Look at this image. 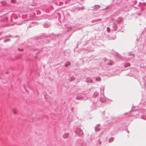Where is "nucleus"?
Wrapping results in <instances>:
<instances>
[{
	"mask_svg": "<svg viewBox=\"0 0 146 146\" xmlns=\"http://www.w3.org/2000/svg\"><path fill=\"white\" fill-rule=\"evenodd\" d=\"M117 31H119L123 28L124 26L123 23V19L121 17H118L116 20L114 21L112 23Z\"/></svg>",
	"mask_w": 146,
	"mask_h": 146,
	"instance_id": "obj_1",
	"label": "nucleus"
},
{
	"mask_svg": "<svg viewBox=\"0 0 146 146\" xmlns=\"http://www.w3.org/2000/svg\"><path fill=\"white\" fill-rule=\"evenodd\" d=\"M30 40L31 41L32 46L35 47V49H38L39 48L38 46L43 44V42L41 41L42 39L40 38L35 39H31Z\"/></svg>",
	"mask_w": 146,
	"mask_h": 146,
	"instance_id": "obj_2",
	"label": "nucleus"
},
{
	"mask_svg": "<svg viewBox=\"0 0 146 146\" xmlns=\"http://www.w3.org/2000/svg\"><path fill=\"white\" fill-rule=\"evenodd\" d=\"M100 101H98L96 102H92V105L91 106V110L93 111L100 107Z\"/></svg>",
	"mask_w": 146,
	"mask_h": 146,
	"instance_id": "obj_3",
	"label": "nucleus"
},
{
	"mask_svg": "<svg viewBox=\"0 0 146 146\" xmlns=\"http://www.w3.org/2000/svg\"><path fill=\"white\" fill-rule=\"evenodd\" d=\"M90 92L89 93L91 94V96L94 98L96 97L98 95V93L96 91L94 88H91L90 89Z\"/></svg>",
	"mask_w": 146,
	"mask_h": 146,
	"instance_id": "obj_4",
	"label": "nucleus"
},
{
	"mask_svg": "<svg viewBox=\"0 0 146 146\" xmlns=\"http://www.w3.org/2000/svg\"><path fill=\"white\" fill-rule=\"evenodd\" d=\"M107 31L109 32L111 30L112 31H117L115 27L114 26L113 23L110 25L109 27H108L107 29Z\"/></svg>",
	"mask_w": 146,
	"mask_h": 146,
	"instance_id": "obj_5",
	"label": "nucleus"
},
{
	"mask_svg": "<svg viewBox=\"0 0 146 146\" xmlns=\"http://www.w3.org/2000/svg\"><path fill=\"white\" fill-rule=\"evenodd\" d=\"M102 20V19L101 18H98L97 19H95L92 20V23H93V25L97 24L98 23Z\"/></svg>",
	"mask_w": 146,
	"mask_h": 146,
	"instance_id": "obj_6",
	"label": "nucleus"
},
{
	"mask_svg": "<svg viewBox=\"0 0 146 146\" xmlns=\"http://www.w3.org/2000/svg\"><path fill=\"white\" fill-rule=\"evenodd\" d=\"M76 131L77 134L79 135H81L83 134V132L82 130L80 128H77L76 130Z\"/></svg>",
	"mask_w": 146,
	"mask_h": 146,
	"instance_id": "obj_7",
	"label": "nucleus"
},
{
	"mask_svg": "<svg viewBox=\"0 0 146 146\" xmlns=\"http://www.w3.org/2000/svg\"><path fill=\"white\" fill-rule=\"evenodd\" d=\"M100 7V6L99 5H95L94 6V7H92V8H94L93 10L96 11L99 9Z\"/></svg>",
	"mask_w": 146,
	"mask_h": 146,
	"instance_id": "obj_8",
	"label": "nucleus"
},
{
	"mask_svg": "<svg viewBox=\"0 0 146 146\" xmlns=\"http://www.w3.org/2000/svg\"><path fill=\"white\" fill-rule=\"evenodd\" d=\"M36 24V22H30V24L29 25L28 27H33Z\"/></svg>",
	"mask_w": 146,
	"mask_h": 146,
	"instance_id": "obj_9",
	"label": "nucleus"
},
{
	"mask_svg": "<svg viewBox=\"0 0 146 146\" xmlns=\"http://www.w3.org/2000/svg\"><path fill=\"white\" fill-rule=\"evenodd\" d=\"M43 25L44 27L46 28L49 27L50 26V24L48 22H46L43 24Z\"/></svg>",
	"mask_w": 146,
	"mask_h": 146,
	"instance_id": "obj_10",
	"label": "nucleus"
},
{
	"mask_svg": "<svg viewBox=\"0 0 146 146\" xmlns=\"http://www.w3.org/2000/svg\"><path fill=\"white\" fill-rule=\"evenodd\" d=\"M41 35L43 37V38H46L49 37L50 35L49 34V35H48L42 33Z\"/></svg>",
	"mask_w": 146,
	"mask_h": 146,
	"instance_id": "obj_11",
	"label": "nucleus"
},
{
	"mask_svg": "<svg viewBox=\"0 0 146 146\" xmlns=\"http://www.w3.org/2000/svg\"><path fill=\"white\" fill-rule=\"evenodd\" d=\"M41 41L43 42V44H48L50 42V40H46V38L44 39V41H43L42 39Z\"/></svg>",
	"mask_w": 146,
	"mask_h": 146,
	"instance_id": "obj_12",
	"label": "nucleus"
},
{
	"mask_svg": "<svg viewBox=\"0 0 146 146\" xmlns=\"http://www.w3.org/2000/svg\"><path fill=\"white\" fill-rule=\"evenodd\" d=\"M84 99V98L83 96H81L80 95H78L76 98V99H78V100L80 99Z\"/></svg>",
	"mask_w": 146,
	"mask_h": 146,
	"instance_id": "obj_13",
	"label": "nucleus"
},
{
	"mask_svg": "<svg viewBox=\"0 0 146 146\" xmlns=\"http://www.w3.org/2000/svg\"><path fill=\"white\" fill-rule=\"evenodd\" d=\"M100 101L102 103H104L106 101V98H102V97H100Z\"/></svg>",
	"mask_w": 146,
	"mask_h": 146,
	"instance_id": "obj_14",
	"label": "nucleus"
},
{
	"mask_svg": "<svg viewBox=\"0 0 146 146\" xmlns=\"http://www.w3.org/2000/svg\"><path fill=\"white\" fill-rule=\"evenodd\" d=\"M86 81L88 83H91L92 82V80H91V78H87L86 79Z\"/></svg>",
	"mask_w": 146,
	"mask_h": 146,
	"instance_id": "obj_15",
	"label": "nucleus"
},
{
	"mask_svg": "<svg viewBox=\"0 0 146 146\" xmlns=\"http://www.w3.org/2000/svg\"><path fill=\"white\" fill-rule=\"evenodd\" d=\"M69 135V134L68 133H65L63 135V137L64 138H66L68 137Z\"/></svg>",
	"mask_w": 146,
	"mask_h": 146,
	"instance_id": "obj_16",
	"label": "nucleus"
},
{
	"mask_svg": "<svg viewBox=\"0 0 146 146\" xmlns=\"http://www.w3.org/2000/svg\"><path fill=\"white\" fill-rule=\"evenodd\" d=\"M96 80L98 82H100L101 80V78L99 77H96Z\"/></svg>",
	"mask_w": 146,
	"mask_h": 146,
	"instance_id": "obj_17",
	"label": "nucleus"
},
{
	"mask_svg": "<svg viewBox=\"0 0 146 146\" xmlns=\"http://www.w3.org/2000/svg\"><path fill=\"white\" fill-rule=\"evenodd\" d=\"M84 9V8L83 7H77L76 8V10L77 11H79L80 9Z\"/></svg>",
	"mask_w": 146,
	"mask_h": 146,
	"instance_id": "obj_18",
	"label": "nucleus"
},
{
	"mask_svg": "<svg viewBox=\"0 0 146 146\" xmlns=\"http://www.w3.org/2000/svg\"><path fill=\"white\" fill-rule=\"evenodd\" d=\"M109 6H108L106 7L105 8H104V9H102V10H105V9H106V10H107L108 11H109L110 10V9H109Z\"/></svg>",
	"mask_w": 146,
	"mask_h": 146,
	"instance_id": "obj_19",
	"label": "nucleus"
},
{
	"mask_svg": "<svg viewBox=\"0 0 146 146\" xmlns=\"http://www.w3.org/2000/svg\"><path fill=\"white\" fill-rule=\"evenodd\" d=\"M130 66V64L129 63H127L125 64L124 65V66L126 68L127 67H129Z\"/></svg>",
	"mask_w": 146,
	"mask_h": 146,
	"instance_id": "obj_20",
	"label": "nucleus"
},
{
	"mask_svg": "<svg viewBox=\"0 0 146 146\" xmlns=\"http://www.w3.org/2000/svg\"><path fill=\"white\" fill-rule=\"evenodd\" d=\"M114 139V138L113 137H111L109 139V142H111L113 141Z\"/></svg>",
	"mask_w": 146,
	"mask_h": 146,
	"instance_id": "obj_21",
	"label": "nucleus"
},
{
	"mask_svg": "<svg viewBox=\"0 0 146 146\" xmlns=\"http://www.w3.org/2000/svg\"><path fill=\"white\" fill-rule=\"evenodd\" d=\"M114 63L112 61H110L108 63V64L109 65H112Z\"/></svg>",
	"mask_w": 146,
	"mask_h": 146,
	"instance_id": "obj_22",
	"label": "nucleus"
},
{
	"mask_svg": "<svg viewBox=\"0 0 146 146\" xmlns=\"http://www.w3.org/2000/svg\"><path fill=\"white\" fill-rule=\"evenodd\" d=\"M95 130L96 131H99L100 130V129L98 128L97 126L95 128Z\"/></svg>",
	"mask_w": 146,
	"mask_h": 146,
	"instance_id": "obj_23",
	"label": "nucleus"
},
{
	"mask_svg": "<svg viewBox=\"0 0 146 146\" xmlns=\"http://www.w3.org/2000/svg\"><path fill=\"white\" fill-rule=\"evenodd\" d=\"M70 63L67 64H65L64 65V66L65 67H66L68 66H70Z\"/></svg>",
	"mask_w": 146,
	"mask_h": 146,
	"instance_id": "obj_24",
	"label": "nucleus"
},
{
	"mask_svg": "<svg viewBox=\"0 0 146 146\" xmlns=\"http://www.w3.org/2000/svg\"><path fill=\"white\" fill-rule=\"evenodd\" d=\"M11 2L13 3H14L16 2V0H11Z\"/></svg>",
	"mask_w": 146,
	"mask_h": 146,
	"instance_id": "obj_25",
	"label": "nucleus"
},
{
	"mask_svg": "<svg viewBox=\"0 0 146 146\" xmlns=\"http://www.w3.org/2000/svg\"><path fill=\"white\" fill-rule=\"evenodd\" d=\"M10 39H7L6 40H5L3 41V42H7L9 41Z\"/></svg>",
	"mask_w": 146,
	"mask_h": 146,
	"instance_id": "obj_26",
	"label": "nucleus"
},
{
	"mask_svg": "<svg viewBox=\"0 0 146 146\" xmlns=\"http://www.w3.org/2000/svg\"><path fill=\"white\" fill-rule=\"evenodd\" d=\"M100 16V14H97L95 17H99Z\"/></svg>",
	"mask_w": 146,
	"mask_h": 146,
	"instance_id": "obj_27",
	"label": "nucleus"
},
{
	"mask_svg": "<svg viewBox=\"0 0 146 146\" xmlns=\"http://www.w3.org/2000/svg\"><path fill=\"white\" fill-rule=\"evenodd\" d=\"M141 118L143 119H145L146 120V118H144V116H141Z\"/></svg>",
	"mask_w": 146,
	"mask_h": 146,
	"instance_id": "obj_28",
	"label": "nucleus"
},
{
	"mask_svg": "<svg viewBox=\"0 0 146 146\" xmlns=\"http://www.w3.org/2000/svg\"><path fill=\"white\" fill-rule=\"evenodd\" d=\"M18 50H19V51H22V50H23V49H22H22H20L19 48H18Z\"/></svg>",
	"mask_w": 146,
	"mask_h": 146,
	"instance_id": "obj_29",
	"label": "nucleus"
},
{
	"mask_svg": "<svg viewBox=\"0 0 146 146\" xmlns=\"http://www.w3.org/2000/svg\"><path fill=\"white\" fill-rule=\"evenodd\" d=\"M14 113L15 114L17 113V112L15 111H14Z\"/></svg>",
	"mask_w": 146,
	"mask_h": 146,
	"instance_id": "obj_30",
	"label": "nucleus"
},
{
	"mask_svg": "<svg viewBox=\"0 0 146 146\" xmlns=\"http://www.w3.org/2000/svg\"><path fill=\"white\" fill-rule=\"evenodd\" d=\"M100 125V124H98L97 125V126H99V125Z\"/></svg>",
	"mask_w": 146,
	"mask_h": 146,
	"instance_id": "obj_31",
	"label": "nucleus"
},
{
	"mask_svg": "<svg viewBox=\"0 0 146 146\" xmlns=\"http://www.w3.org/2000/svg\"><path fill=\"white\" fill-rule=\"evenodd\" d=\"M127 132L128 133H129V131H128V130H127Z\"/></svg>",
	"mask_w": 146,
	"mask_h": 146,
	"instance_id": "obj_32",
	"label": "nucleus"
},
{
	"mask_svg": "<svg viewBox=\"0 0 146 146\" xmlns=\"http://www.w3.org/2000/svg\"><path fill=\"white\" fill-rule=\"evenodd\" d=\"M70 81H72V80H71V79H70Z\"/></svg>",
	"mask_w": 146,
	"mask_h": 146,
	"instance_id": "obj_33",
	"label": "nucleus"
},
{
	"mask_svg": "<svg viewBox=\"0 0 146 146\" xmlns=\"http://www.w3.org/2000/svg\"><path fill=\"white\" fill-rule=\"evenodd\" d=\"M81 146H83V145H81Z\"/></svg>",
	"mask_w": 146,
	"mask_h": 146,
	"instance_id": "obj_34",
	"label": "nucleus"
}]
</instances>
